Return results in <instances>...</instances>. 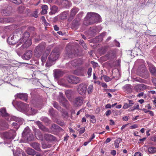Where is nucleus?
Returning <instances> with one entry per match:
<instances>
[{"mask_svg": "<svg viewBox=\"0 0 156 156\" xmlns=\"http://www.w3.org/2000/svg\"><path fill=\"white\" fill-rule=\"evenodd\" d=\"M24 37L22 39H21L20 40L19 42L22 44V42L25 41L24 44L18 49L16 50V51L19 55H20L21 53L23 50V49L26 48L30 46L32 42L30 40L27 39L30 36V34L29 32H25L24 34Z\"/></svg>", "mask_w": 156, "mask_h": 156, "instance_id": "1", "label": "nucleus"}, {"mask_svg": "<svg viewBox=\"0 0 156 156\" xmlns=\"http://www.w3.org/2000/svg\"><path fill=\"white\" fill-rule=\"evenodd\" d=\"M16 104L18 107L24 111L27 115H34L37 112V110L34 108L29 107L27 104L19 101L17 102Z\"/></svg>", "mask_w": 156, "mask_h": 156, "instance_id": "2", "label": "nucleus"}, {"mask_svg": "<svg viewBox=\"0 0 156 156\" xmlns=\"http://www.w3.org/2000/svg\"><path fill=\"white\" fill-rule=\"evenodd\" d=\"M59 54L60 52L58 49L57 48L54 49L49 56L48 62L46 64L49 63L50 65H51L52 62L58 58Z\"/></svg>", "mask_w": 156, "mask_h": 156, "instance_id": "3", "label": "nucleus"}, {"mask_svg": "<svg viewBox=\"0 0 156 156\" xmlns=\"http://www.w3.org/2000/svg\"><path fill=\"white\" fill-rule=\"evenodd\" d=\"M22 136L25 140L27 141H31L34 139L33 134L29 128L27 127L24 130Z\"/></svg>", "mask_w": 156, "mask_h": 156, "instance_id": "4", "label": "nucleus"}, {"mask_svg": "<svg viewBox=\"0 0 156 156\" xmlns=\"http://www.w3.org/2000/svg\"><path fill=\"white\" fill-rule=\"evenodd\" d=\"M9 118H10V120H14L16 121L13 122L12 125L16 129H17L19 128L20 125L23 124V119H21L14 116L9 117V118L7 119L8 121H9Z\"/></svg>", "mask_w": 156, "mask_h": 156, "instance_id": "5", "label": "nucleus"}, {"mask_svg": "<svg viewBox=\"0 0 156 156\" xmlns=\"http://www.w3.org/2000/svg\"><path fill=\"white\" fill-rule=\"evenodd\" d=\"M16 135L15 131L11 130L9 132H5L2 133V136L7 139H13Z\"/></svg>", "mask_w": 156, "mask_h": 156, "instance_id": "6", "label": "nucleus"}, {"mask_svg": "<svg viewBox=\"0 0 156 156\" xmlns=\"http://www.w3.org/2000/svg\"><path fill=\"white\" fill-rule=\"evenodd\" d=\"M66 80L69 83L74 84H77L80 81V78L72 75L67 77Z\"/></svg>", "mask_w": 156, "mask_h": 156, "instance_id": "7", "label": "nucleus"}, {"mask_svg": "<svg viewBox=\"0 0 156 156\" xmlns=\"http://www.w3.org/2000/svg\"><path fill=\"white\" fill-rule=\"evenodd\" d=\"M87 86L84 84H81L78 88V91L81 95H84L86 93Z\"/></svg>", "mask_w": 156, "mask_h": 156, "instance_id": "8", "label": "nucleus"}, {"mask_svg": "<svg viewBox=\"0 0 156 156\" xmlns=\"http://www.w3.org/2000/svg\"><path fill=\"white\" fill-rule=\"evenodd\" d=\"M44 49V46L39 45L37 46L35 50V54L38 57H40L42 53V51Z\"/></svg>", "mask_w": 156, "mask_h": 156, "instance_id": "9", "label": "nucleus"}, {"mask_svg": "<svg viewBox=\"0 0 156 156\" xmlns=\"http://www.w3.org/2000/svg\"><path fill=\"white\" fill-rule=\"evenodd\" d=\"M15 97L16 98H17L26 101L27 100L28 94L26 93H19L16 95Z\"/></svg>", "mask_w": 156, "mask_h": 156, "instance_id": "10", "label": "nucleus"}, {"mask_svg": "<svg viewBox=\"0 0 156 156\" xmlns=\"http://www.w3.org/2000/svg\"><path fill=\"white\" fill-rule=\"evenodd\" d=\"M150 73L154 76H156V68L151 63L147 62Z\"/></svg>", "mask_w": 156, "mask_h": 156, "instance_id": "11", "label": "nucleus"}, {"mask_svg": "<svg viewBox=\"0 0 156 156\" xmlns=\"http://www.w3.org/2000/svg\"><path fill=\"white\" fill-rule=\"evenodd\" d=\"M59 101L60 103H62L65 107H66L68 104V101L63 97V94L61 93H60Z\"/></svg>", "mask_w": 156, "mask_h": 156, "instance_id": "12", "label": "nucleus"}, {"mask_svg": "<svg viewBox=\"0 0 156 156\" xmlns=\"http://www.w3.org/2000/svg\"><path fill=\"white\" fill-rule=\"evenodd\" d=\"M32 52L31 51H29L25 53L23 56H22V58L24 59L29 60L32 57Z\"/></svg>", "mask_w": 156, "mask_h": 156, "instance_id": "13", "label": "nucleus"}, {"mask_svg": "<svg viewBox=\"0 0 156 156\" xmlns=\"http://www.w3.org/2000/svg\"><path fill=\"white\" fill-rule=\"evenodd\" d=\"M36 123L38 126L39 128L44 132H49V129L48 128L45 127V126L41 124V122L40 121H37L36 122Z\"/></svg>", "mask_w": 156, "mask_h": 156, "instance_id": "14", "label": "nucleus"}, {"mask_svg": "<svg viewBox=\"0 0 156 156\" xmlns=\"http://www.w3.org/2000/svg\"><path fill=\"white\" fill-rule=\"evenodd\" d=\"M35 135L36 138L38 140H42L43 137L41 132L38 130L35 129L34 131Z\"/></svg>", "mask_w": 156, "mask_h": 156, "instance_id": "15", "label": "nucleus"}, {"mask_svg": "<svg viewBox=\"0 0 156 156\" xmlns=\"http://www.w3.org/2000/svg\"><path fill=\"white\" fill-rule=\"evenodd\" d=\"M83 101V98L81 97H79L75 99L74 102L76 105L80 106L82 104Z\"/></svg>", "mask_w": 156, "mask_h": 156, "instance_id": "16", "label": "nucleus"}, {"mask_svg": "<svg viewBox=\"0 0 156 156\" xmlns=\"http://www.w3.org/2000/svg\"><path fill=\"white\" fill-rule=\"evenodd\" d=\"M123 90L128 93H130L132 91V87L130 84L125 85L122 88Z\"/></svg>", "mask_w": 156, "mask_h": 156, "instance_id": "17", "label": "nucleus"}, {"mask_svg": "<svg viewBox=\"0 0 156 156\" xmlns=\"http://www.w3.org/2000/svg\"><path fill=\"white\" fill-rule=\"evenodd\" d=\"M82 63V61L80 59L75 60L71 62V64L74 66L76 67L81 65Z\"/></svg>", "mask_w": 156, "mask_h": 156, "instance_id": "18", "label": "nucleus"}, {"mask_svg": "<svg viewBox=\"0 0 156 156\" xmlns=\"http://www.w3.org/2000/svg\"><path fill=\"white\" fill-rule=\"evenodd\" d=\"M44 138L47 141H52L55 140V137L50 134H45L44 135Z\"/></svg>", "mask_w": 156, "mask_h": 156, "instance_id": "19", "label": "nucleus"}, {"mask_svg": "<svg viewBox=\"0 0 156 156\" xmlns=\"http://www.w3.org/2000/svg\"><path fill=\"white\" fill-rule=\"evenodd\" d=\"M11 12V8L8 7L5 10H3L2 12V14L4 16H7L9 15Z\"/></svg>", "mask_w": 156, "mask_h": 156, "instance_id": "20", "label": "nucleus"}, {"mask_svg": "<svg viewBox=\"0 0 156 156\" xmlns=\"http://www.w3.org/2000/svg\"><path fill=\"white\" fill-rule=\"evenodd\" d=\"M54 76L55 78H58L63 74L62 71L59 70H55L54 71Z\"/></svg>", "mask_w": 156, "mask_h": 156, "instance_id": "21", "label": "nucleus"}, {"mask_svg": "<svg viewBox=\"0 0 156 156\" xmlns=\"http://www.w3.org/2000/svg\"><path fill=\"white\" fill-rule=\"evenodd\" d=\"M31 146L35 149L37 151H40L41 150L40 148V144L34 142L32 143L31 144Z\"/></svg>", "mask_w": 156, "mask_h": 156, "instance_id": "22", "label": "nucleus"}, {"mask_svg": "<svg viewBox=\"0 0 156 156\" xmlns=\"http://www.w3.org/2000/svg\"><path fill=\"white\" fill-rule=\"evenodd\" d=\"M61 3L63 6L66 8L69 7L71 5L70 2L67 0H62Z\"/></svg>", "mask_w": 156, "mask_h": 156, "instance_id": "23", "label": "nucleus"}, {"mask_svg": "<svg viewBox=\"0 0 156 156\" xmlns=\"http://www.w3.org/2000/svg\"><path fill=\"white\" fill-rule=\"evenodd\" d=\"M51 11L49 13L50 15L54 14L58 11V8L56 6H53L51 8Z\"/></svg>", "mask_w": 156, "mask_h": 156, "instance_id": "24", "label": "nucleus"}, {"mask_svg": "<svg viewBox=\"0 0 156 156\" xmlns=\"http://www.w3.org/2000/svg\"><path fill=\"white\" fill-rule=\"evenodd\" d=\"M94 17L93 19L94 20V22H100L101 20V18L100 16L98 14L95 13L94 14Z\"/></svg>", "mask_w": 156, "mask_h": 156, "instance_id": "25", "label": "nucleus"}, {"mask_svg": "<svg viewBox=\"0 0 156 156\" xmlns=\"http://www.w3.org/2000/svg\"><path fill=\"white\" fill-rule=\"evenodd\" d=\"M79 11V9L76 7H74L72 9L70 12V16L71 17H73L76 13Z\"/></svg>", "mask_w": 156, "mask_h": 156, "instance_id": "26", "label": "nucleus"}, {"mask_svg": "<svg viewBox=\"0 0 156 156\" xmlns=\"http://www.w3.org/2000/svg\"><path fill=\"white\" fill-rule=\"evenodd\" d=\"M69 14L68 11H65L62 13L59 16V18L61 20L66 19Z\"/></svg>", "mask_w": 156, "mask_h": 156, "instance_id": "27", "label": "nucleus"}, {"mask_svg": "<svg viewBox=\"0 0 156 156\" xmlns=\"http://www.w3.org/2000/svg\"><path fill=\"white\" fill-rule=\"evenodd\" d=\"M50 51L49 50H46L43 55L41 60L42 62H44L46 60L47 56L49 55Z\"/></svg>", "mask_w": 156, "mask_h": 156, "instance_id": "28", "label": "nucleus"}, {"mask_svg": "<svg viewBox=\"0 0 156 156\" xmlns=\"http://www.w3.org/2000/svg\"><path fill=\"white\" fill-rule=\"evenodd\" d=\"M0 116L7 117L8 114L6 112V109L5 108H2L0 109Z\"/></svg>", "mask_w": 156, "mask_h": 156, "instance_id": "29", "label": "nucleus"}, {"mask_svg": "<svg viewBox=\"0 0 156 156\" xmlns=\"http://www.w3.org/2000/svg\"><path fill=\"white\" fill-rule=\"evenodd\" d=\"M73 93V91L71 90H68L65 92V94L67 98L69 100L71 99V97Z\"/></svg>", "mask_w": 156, "mask_h": 156, "instance_id": "30", "label": "nucleus"}, {"mask_svg": "<svg viewBox=\"0 0 156 156\" xmlns=\"http://www.w3.org/2000/svg\"><path fill=\"white\" fill-rule=\"evenodd\" d=\"M14 39V35H11L9 36L8 39V42L10 44H16V41H12Z\"/></svg>", "mask_w": 156, "mask_h": 156, "instance_id": "31", "label": "nucleus"}, {"mask_svg": "<svg viewBox=\"0 0 156 156\" xmlns=\"http://www.w3.org/2000/svg\"><path fill=\"white\" fill-rule=\"evenodd\" d=\"M42 9V11L41 12V13L42 14H45L47 13V10L48 9V7L46 5H44L41 7Z\"/></svg>", "mask_w": 156, "mask_h": 156, "instance_id": "32", "label": "nucleus"}, {"mask_svg": "<svg viewBox=\"0 0 156 156\" xmlns=\"http://www.w3.org/2000/svg\"><path fill=\"white\" fill-rule=\"evenodd\" d=\"M0 125L4 127V129L8 128V123L4 120H1L0 121Z\"/></svg>", "mask_w": 156, "mask_h": 156, "instance_id": "33", "label": "nucleus"}, {"mask_svg": "<svg viewBox=\"0 0 156 156\" xmlns=\"http://www.w3.org/2000/svg\"><path fill=\"white\" fill-rule=\"evenodd\" d=\"M94 14H95V13L91 12H88L85 18V19L89 20L90 19H91L93 20V17H94Z\"/></svg>", "mask_w": 156, "mask_h": 156, "instance_id": "34", "label": "nucleus"}, {"mask_svg": "<svg viewBox=\"0 0 156 156\" xmlns=\"http://www.w3.org/2000/svg\"><path fill=\"white\" fill-rule=\"evenodd\" d=\"M25 8L23 6H20L18 8V11L20 13H22L23 12H25ZM26 10H27V12H28L29 9H26Z\"/></svg>", "mask_w": 156, "mask_h": 156, "instance_id": "35", "label": "nucleus"}, {"mask_svg": "<svg viewBox=\"0 0 156 156\" xmlns=\"http://www.w3.org/2000/svg\"><path fill=\"white\" fill-rule=\"evenodd\" d=\"M148 152L151 154H153L156 153V147H152L148 148Z\"/></svg>", "mask_w": 156, "mask_h": 156, "instance_id": "36", "label": "nucleus"}, {"mask_svg": "<svg viewBox=\"0 0 156 156\" xmlns=\"http://www.w3.org/2000/svg\"><path fill=\"white\" fill-rule=\"evenodd\" d=\"M122 140V139L120 138H118L115 141L114 145L115 148H118L119 147V144Z\"/></svg>", "mask_w": 156, "mask_h": 156, "instance_id": "37", "label": "nucleus"}, {"mask_svg": "<svg viewBox=\"0 0 156 156\" xmlns=\"http://www.w3.org/2000/svg\"><path fill=\"white\" fill-rule=\"evenodd\" d=\"M27 153L30 155H34L35 154L34 151L33 149L28 148L27 150Z\"/></svg>", "mask_w": 156, "mask_h": 156, "instance_id": "38", "label": "nucleus"}, {"mask_svg": "<svg viewBox=\"0 0 156 156\" xmlns=\"http://www.w3.org/2000/svg\"><path fill=\"white\" fill-rule=\"evenodd\" d=\"M12 21L11 18H0V23H4L6 22L7 23L12 22Z\"/></svg>", "mask_w": 156, "mask_h": 156, "instance_id": "39", "label": "nucleus"}, {"mask_svg": "<svg viewBox=\"0 0 156 156\" xmlns=\"http://www.w3.org/2000/svg\"><path fill=\"white\" fill-rule=\"evenodd\" d=\"M94 89L93 86L92 84L90 85L87 88V93L88 94H91L93 91Z\"/></svg>", "mask_w": 156, "mask_h": 156, "instance_id": "40", "label": "nucleus"}, {"mask_svg": "<svg viewBox=\"0 0 156 156\" xmlns=\"http://www.w3.org/2000/svg\"><path fill=\"white\" fill-rule=\"evenodd\" d=\"M139 106V104H136L133 107L129 108V111H133L136 109H138Z\"/></svg>", "mask_w": 156, "mask_h": 156, "instance_id": "41", "label": "nucleus"}, {"mask_svg": "<svg viewBox=\"0 0 156 156\" xmlns=\"http://www.w3.org/2000/svg\"><path fill=\"white\" fill-rule=\"evenodd\" d=\"M58 126L55 124H53L51 127V129L53 131H55L58 129Z\"/></svg>", "mask_w": 156, "mask_h": 156, "instance_id": "42", "label": "nucleus"}, {"mask_svg": "<svg viewBox=\"0 0 156 156\" xmlns=\"http://www.w3.org/2000/svg\"><path fill=\"white\" fill-rule=\"evenodd\" d=\"M104 80L107 82L110 81L111 80V79L108 76H104Z\"/></svg>", "mask_w": 156, "mask_h": 156, "instance_id": "43", "label": "nucleus"}, {"mask_svg": "<svg viewBox=\"0 0 156 156\" xmlns=\"http://www.w3.org/2000/svg\"><path fill=\"white\" fill-rule=\"evenodd\" d=\"M23 1V0H13L12 2L16 4H19L21 3Z\"/></svg>", "mask_w": 156, "mask_h": 156, "instance_id": "44", "label": "nucleus"}, {"mask_svg": "<svg viewBox=\"0 0 156 156\" xmlns=\"http://www.w3.org/2000/svg\"><path fill=\"white\" fill-rule=\"evenodd\" d=\"M37 13V10H36L32 13V16L35 18L37 17H38Z\"/></svg>", "mask_w": 156, "mask_h": 156, "instance_id": "45", "label": "nucleus"}, {"mask_svg": "<svg viewBox=\"0 0 156 156\" xmlns=\"http://www.w3.org/2000/svg\"><path fill=\"white\" fill-rule=\"evenodd\" d=\"M92 70V68L91 67L89 68L88 69L87 74L88 76V77H90L91 75Z\"/></svg>", "mask_w": 156, "mask_h": 156, "instance_id": "46", "label": "nucleus"}, {"mask_svg": "<svg viewBox=\"0 0 156 156\" xmlns=\"http://www.w3.org/2000/svg\"><path fill=\"white\" fill-rule=\"evenodd\" d=\"M53 106L54 107L56 108L58 110H60V107L59 106L57 103H54L53 104Z\"/></svg>", "mask_w": 156, "mask_h": 156, "instance_id": "47", "label": "nucleus"}, {"mask_svg": "<svg viewBox=\"0 0 156 156\" xmlns=\"http://www.w3.org/2000/svg\"><path fill=\"white\" fill-rule=\"evenodd\" d=\"M106 32H103L99 36V37L101 38V41H102V37L106 35Z\"/></svg>", "mask_w": 156, "mask_h": 156, "instance_id": "48", "label": "nucleus"}, {"mask_svg": "<svg viewBox=\"0 0 156 156\" xmlns=\"http://www.w3.org/2000/svg\"><path fill=\"white\" fill-rule=\"evenodd\" d=\"M85 131V129L84 127H82L80 128L79 129V133L80 134H82Z\"/></svg>", "mask_w": 156, "mask_h": 156, "instance_id": "49", "label": "nucleus"}, {"mask_svg": "<svg viewBox=\"0 0 156 156\" xmlns=\"http://www.w3.org/2000/svg\"><path fill=\"white\" fill-rule=\"evenodd\" d=\"M129 107V104L127 103H125L123 107V108L124 109H126Z\"/></svg>", "mask_w": 156, "mask_h": 156, "instance_id": "50", "label": "nucleus"}, {"mask_svg": "<svg viewBox=\"0 0 156 156\" xmlns=\"http://www.w3.org/2000/svg\"><path fill=\"white\" fill-rule=\"evenodd\" d=\"M49 146L47 144L43 143L42 144V147L44 149L46 148L49 147Z\"/></svg>", "mask_w": 156, "mask_h": 156, "instance_id": "51", "label": "nucleus"}, {"mask_svg": "<svg viewBox=\"0 0 156 156\" xmlns=\"http://www.w3.org/2000/svg\"><path fill=\"white\" fill-rule=\"evenodd\" d=\"M84 41L83 40H80V43L81 44H82V46H83L84 48L86 49L87 48V47L86 46V45L83 44Z\"/></svg>", "mask_w": 156, "mask_h": 156, "instance_id": "52", "label": "nucleus"}, {"mask_svg": "<svg viewBox=\"0 0 156 156\" xmlns=\"http://www.w3.org/2000/svg\"><path fill=\"white\" fill-rule=\"evenodd\" d=\"M111 113V111L110 110H108L105 112V114L107 116L109 115Z\"/></svg>", "mask_w": 156, "mask_h": 156, "instance_id": "53", "label": "nucleus"}, {"mask_svg": "<svg viewBox=\"0 0 156 156\" xmlns=\"http://www.w3.org/2000/svg\"><path fill=\"white\" fill-rule=\"evenodd\" d=\"M42 120L43 121H44L45 122H48V119L46 117H44L42 118Z\"/></svg>", "mask_w": 156, "mask_h": 156, "instance_id": "54", "label": "nucleus"}, {"mask_svg": "<svg viewBox=\"0 0 156 156\" xmlns=\"http://www.w3.org/2000/svg\"><path fill=\"white\" fill-rule=\"evenodd\" d=\"M138 127V126L136 124H134L131 126L130 128L131 129H134Z\"/></svg>", "mask_w": 156, "mask_h": 156, "instance_id": "55", "label": "nucleus"}, {"mask_svg": "<svg viewBox=\"0 0 156 156\" xmlns=\"http://www.w3.org/2000/svg\"><path fill=\"white\" fill-rule=\"evenodd\" d=\"M152 82L156 86V78H154L152 80Z\"/></svg>", "mask_w": 156, "mask_h": 156, "instance_id": "56", "label": "nucleus"}, {"mask_svg": "<svg viewBox=\"0 0 156 156\" xmlns=\"http://www.w3.org/2000/svg\"><path fill=\"white\" fill-rule=\"evenodd\" d=\"M101 86L103 87L107 88V85L106 84L104 83H102Z\"/></svg>", "mask_w": 156, "mask_h": 156, "instance_id": "57", "label": "nucleus"}, {"mask_svg": "<svg viewBox=\"0 0 156 156\" xmlns=\"http://www.w3.org/2000/svg\"><path fill=\"white\" fill-rule=\"evenodd\" d=\"M151 140L152 141L156 142V135L152 137Z\"/></svg>", "mask_w": 156, "mask_h": 156, "instance_id": "58", "label": "nucleus"}, {"mask_svg": "<svg viewBox=\"0 0 156 156\" xmlns=\"http://www.w3.org/2000/svg\"><path fill=\"white\" fill-rule=\"evenodd\" d=\"M116 151L115 150H112L111 151V154L113 155V156H115L116 154Z\"/></svg>", "mask_w": 156, "mask_h": 156, "instance_id": "59", "label": "nucleus"}, {"mask_svg": "<svg viewBox=\"0 0 156 156\" xmlns=\"http://www.w3.org/2000/svg\"><path fill=\"white\" fill-rule=\"evenodd\" d=\"M115 45L118 47H120V43L116 40H115Z\"/></svg>", "mask_w": 156, "mask_h": 156, "instance_id": "60", "label": "nucleus"}, {"mask_svg": "<svg viewBox=\"0 0 156 156\" xmlns=\"http://www.w3.org/2000/svg\"><path fill=\"white\" fill-rule=\"evenodd\" d=\"M110 124L111 125H113L115 124V122L112 119H110L109 120Z\"/></svg>", "mask_w": 156, "mask_h": 156, "instance_id": "61", "label": "nucleus"}, {"mask_svg": "<svg viewBox=\"0 0 156 156\" xmlns=\"http://www.w3.org/2000/svg\"><path fill=\"white\" fill-rule=\"evenodd\" d=\"M133 101L131 100H129V107L132 106V105L133 104Z\"/></svg>", "mask_w": 156, "mask_h": 156, "instance_id": "62", "label": "nucleus"}, {"mask_svg": "<svg viewBox=\"0 0 156 156\" xmlns=\"http://www.w3.org/2000/svg\"><path fill=\"white\" fill-rule=\"evenodd\" d=\"M111 107V105L109 104H107L105 106L106 108H110Z\"/></svg>", "mask_w": 156, "mask_h": 156, "instance_id": "63", "label": "nucleus"}, {"mask_svg": "<svg viewBox=\"0 0 156 156\" xmlns=\"http://www.w3.org/2000/svg\"><path fill=\"white\" fill-rule=\"evenodd\" d=\"M134 156H141V154L139 152H137L135 153Z\"/></svg>", "mask_w": 156, "mask_h": 156, "instance_id": "64", "label": "nucleus"}]
</instances>
